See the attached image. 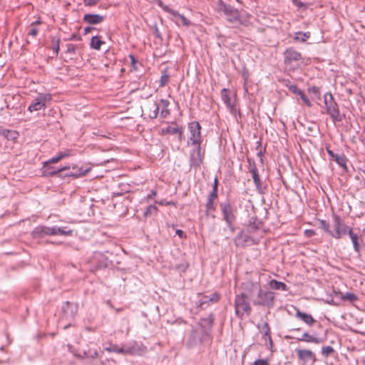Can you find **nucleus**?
Instances as JSON below:
<instances>
[{
    "mask_svg": "<svg viewBox=\"0 0 365 365\" xmlns=\"http://www.w3.org/2000/svg\"><path fill=\"white\" fill-rule=\"evenodd\" d=\"M34 24H40V21H35L34 23H33V24H31V26H33V25H34Z\"/></svg>",
    "mask_w": 365,
    "mask_h": 365,
    "instance_id": "obj_59",
    "label": "nucleus"
},
{
    "mask_svg": "<svg viewBox=\"0 0 365 365\" xmlns=\"http://www.w3.org/2000/svg\"><path fill=\"white\" fill-rule=\"evenodd\" d=\"M298 340L304 341L306 342L315 343V344H319L320 342V341L318 338H316V337L309 334L307 332L304 333L302 335V338H299Z\"/></svg>",
    "mask_w": 365,
    "mask_h": 365,
    "instance_id": "obj_29",
    "label": "nucleus"
},
{
    "mask_svg": "<svg viewBox=\"0 0 365 365\" xmlns=\"http://www.w3.org/2000/svg\"><path fill=\"white\" fill-rule=\"evenodd\" d=\"M242 287L245 291L244 293L246 296L247 297L248 295L252 299V297L255 296V294H257L258 291H260L262 286L260 282L258 281L253 282L248 280L242 284Z\"/></svg>",
    "mask_w": 365,
    "mask_h": 365,
    "instance_id": "obj_11",
    "label": "nucleus"
},
{
    "mask_svg": "<svg viewBox=\"0 0 365 365\" xmlns=\"http://www.w3.org/2000/svg\"><path fill=\"white\" fill-rule=\"evenodd\" d=\"M269 287L276 290H287V286L286 284L282 282L277 281L275 279H272L269 283Z\"/></svg>",
    "mask_w": 365,
    "mask_h": 365,
    "instance_id": "obj_25",
    "label": "nucleus"
},
{
    "mask_svg": "<svg viewBox=\"0 0 365 365\" xmlns=\"http://www.w3.org/2000/svg\"><path fill=\"white\" fill-rule=\"evenodd\" d=\"M295 93L298 94L299 96H300V97L303 96L304 95V93H303L302 91L299 90V89H297V92H295Z\"/></svg>",
    "mask_w": 365,
    "mask_h": 365,
    "instance_id": "obj_55",
    "label": "nucleus"
},
{
    "mask_svg": "<svg viewBox=\"0 0 365 365\" xmlns=\"http://www.w3.org/2000/svg\"><path fill=\"white\" fill-rule=\"evenodd\" d=\"M170 76L166 71H163V74L160 79V87H163L169 82Z\"/></svg>",
    "mask_w": 365,
    "mask_h": 365,
    "instance_id": "obj_35",
    "label": "nucleus"
},
{
    "mask_svg": "<svg viewBox=\"0 0 365 365\" xmlns=\"http://www.w3.org/2000/svg\"><path fill=\"white\" fill-rule=\"evenodd\" d=\"M217 9L218 11L223 12L229 22L236 23L240 21V14L238 10L230 5L225 4L222 0H218Z\"/></svg>",
    "mask_w": 365,
    "mask_h": 365,
    "instance_id": "obj_6",
    "label": "nucleus"
},
{
    "mask_svg": "<svg viewBox=\"0 0 365 365\" xmlns=\"http://www.w3.org/2000/svg\"><path fill=\"white\" fill-rule=\"evenodd\" d=\"M333 159L336 162V163L339 165H340L343 168H346V159L344 155H339L336 154L334 155V157L333 158Z\"/></svg>",
    "mask_w": 365,
    "mask_h": 365,
    "instance_id": "obj_33",
    "label": "nucleus"
},
{
    "mask_svg": "<svg viewBox=\"0 0 365 365\" xmlns=\"http://www.w3.org/2000/svg\"><path fill=\"white\" fill-rule=\"evenodd\" d=\"M195 148L190 153L191 166L197 167L202 162L204 153L201 151L200 145H195Z\"/></svg>",
    "mask_w": 365,
    "mask_h": 365,
    "instance_id": "obj_15",
    "label": "nucleus"
},
{
    "mask_svg": "<svg viewBox=\"0 0 365 365\" xmlns=\"http://www.w3.org/2000/svg\"><path fill=\"white\" fill-rule=\"evenodd\" d=\"M351 238V240L353 243L354 250L355 252L359 253L361 250V247L359 243V237L358 235L354 233L353 228L349 230V232L348 234Z\"/></svg>",
    "mask_w": 365,
    "mask_h": 365,
    "instance_id": "obj_24",
    "label": "nucleus"
},
{
    "mask_svg": "<svg viewBox=\"0 0 365 365\" xmlns=\"http://www.w3.org/2000/svg\"><path fill=\"white\" fill-rule=\"evenodd\" d=\"M249 162L250 166V172L252 174V177L253 178L256 188L260 193H262L263 192L262 185L258 174L257 168L255 163H251L250 160H249Z\"/></svg>",
    "mask_w": 365,
    "mask_h": 365,
    "instance_id": "obj_19",
    "label": "nucleus"
},
{
    "mask_svg": "<svg viewBox=\"0 0 365 365\" xmlns=\"http://www.w3.org/2000/svg\"><path fill=\"white\" fill-rule=\"evenodd\" d=\"M309 90L312 91L314 93H316L319 92V88L316 86H313V87L310 88Z\"/></svg>",
    "mask_w": 365,
    "mask_h": 365,
    "instance_id": "obj_53",
    "label": "nucleus"
},
{
    "mask_svg": "<svg viewBox=\"0 0 365 365\" xmlns=\"http://www.w3.org/2000/svg\"><path fill=\"white\" fill-rule=\"evenodd\" d=\"M69 168H70L69 166L62 167V168H61L59 169H56V170H50L49 168H46L43 171V175L46 176H52V175L58 174L63 170H68Z\"/></svg>",
    "mask_w": 365,
    "mask_h": 365,
    "instance_id": "obj_30",
    "label": "nucleus"
},
{
    "mask_svg": "<svg viewBox=\"0 0 365 365\" xmlns=\"http://www.w3.org/2000/svg\"><path fill=\"white\" fill-rule=\"evenodd\" d=\"M99 0H83L86 6H93L98 3Z\"/></svg>",
    "mask_w": 365,
    "mask_h": 365,
    "instance_id": "obj_44",
    "label": "nucleus"
},
{
    "mask_svg": "<svg viewBox=\"0 0 365 365\" xmlns=\"http://www.w3.org/2000/svg\"><path fill=\"white\" fill-rule=\"evenodd\" d=\"M298 359L303 361V363H307L309 361L314 362L316 361L314 354L309 349H296Z\"/></svg>",
    "mask_w": 365,
    "mask_h": 365,
    "instance_id": "obj_17",
    "label": "nucleus"
},
{
    "mask_svg": "<svg viewBox=\"0 0 365 365\" xmlns=\"http://www.w3.org/2000/svg\"><path fill=\"white\" fill-rule=\"evenodd\" d=\"M145 349L142 344L134 341L125 347V354L140 355L145 352Z\"/></svg>",
    "mask_w": 365,
    "mask_h": 365,
    "instance_id": "obj_18",
    "label": "nucleus"
},
{
    "mask_svg": "<svg viewBox=\"0 0 365 365\" xmlns=\"http://www.w3.org/2000/svg\"><path fill=\"white\" fill-rule=\"evenodd\" d=\"M83 20L89 24H98L104 20V16L96 14H86Z\"/></svg>",
    "mask_w": 365,
    "mask_h": 365,
    "instance_id": "obj_20",
    "label": "nucleus"
},
{
    "mask_svg": "<svg viewBox=\"0 0 365 365\" xmlns=\"http://www.w3.org/2000/svg\"><path fill=\"white\" fill-rule=\"evenodd\" d=\"M304 232L306 236L309 237H312L315 235V232L313 230H306Z\"/></svg>",
    "mask_w": 365,
    "mask_h": 365,
    "instance_id": "obj_50",
    "label": "nucleus"
},
{
    "mask_svg": "<svg viewBox=\"0 0 365 365\" xmlns=\"http://www.w3.org/2000/svg\"><path fill=\"white\" fill-rule=\"evenodd\" d=\"M324 103L327 114L330 115L334 121L339 122L344 118L345 115L340 113L339 106L331 93H326L324 94Z\"/></svg>",
    "mask_w": 365,
    "mask_h": 365,
    "instance_id": "obj_3",
    "label": "nucleus"
},
{
    "mask_svg": "<svg viewBox=\"0 0 365 365\" xmlns=\"http://www.w3.org/2000/svg\"><path fill=\"white\" fill-rule=\"evenodd\" d=\"M209 296H203L201 301L200 302V306H202L203 304L209 305L210 302H209Z\"/></svg>",
    "mask_w": 365,
    "mask_h": 365,
    "instance_id": "obj_46",
    "label": "nucleus"
},
{
    "mask_svg": "<svg viewBox=\"0 0 365 365\" xmlns=\"http://www.w3.org/2000/svg\"><path fill=\"white\" fill-rule=\"evenodd\" d=\"M94 355L98 356V352L96 351L94 352Z\"/></svg>",
    "mask_w": 365,
    "mask_h": 365,
    "instance_id": "obj_61",
    "label": "nucleus"
},
{
    "mask_svg": "<svg viewBox=\"0 0 365 365\" xmlns=\"http://www.w3.org/2000/svg\"><path fill=\"white\" fill-rule=\"evenodd\" d=\"M64 314L71 317H73L77 312V306L70 302H66L62 307Z\"/></svg>",
    "mask_w": 365,
    "mask_h": 365,
    "instance_id": "obj_22",
    "label": "nucleus"
},
{
    "mask_svg": "<svg viewBox=\"0 0 365 365\" xmlns=\"http://www.w3.org/2000/svg\"><path fill=\"white\" fill-rule=\"evenodd\" d=\"M327 153L329 154V155L330 157H331L332 158H333L334 157V155H336V154H334V152H333L332 150H330V149H329V148H327Z\"/></svg>",
    "mask_w": 365,
    "mask_h": 365,
    "instance_id": "obj_52",
    "label": "nucleus"
},
{
    "mask_svg": "<svg viewBox=\"0 0 365 365\" xmlns=\"http://www.w3.org/2000/svg\"><path fill=\"white\" fill-rule=\"evenodd\" d=\"M51 99L50 94L39 93L29 106L30 112L37 111L46 107V103Z\"/></svg>",
    "mask_w": 365,
    "mask_h": 365,
    "instance_id": "obj_10",
    "label": "nucleus"
},
{
    "mask_svg": "<svg viewBox=\"0 0 365 365\" xmlns=\"http://www.w3.org/2000/svg\"><path fill=\"white\" fill-rule=\"evenodd\" d=\"M217 197V180L215 179L213 189L208 197V200L214 201Z\"/></svg>",
    "mask_w": 365,
    "mask_h": 365,
    "instance_id": "obj_32",
    "label": "nucleus"
},
{
    "mask_svg": "<svg viewBox=\"0 0 365 365\" xmlns=\"http://www.w3.org/2000/svg\"><path fill=\"white\" fill-rule=\"evenodd\" d=\"M332 219L333 229H331L330 224L327 220H318L319 228L331 237L340 240L343 236L349 234V230L352 229V227L345 223L344 220L339 215L334 214Z\"/></svg>",
    "mask_w": 365,
    "mask_h": 365,
    "instance_id": "obj_2",
    "label": "nucleus"
},
{
    "mask_svg": "<svg viewBox=\"0 0 365 365\" xmlns=\"http://www.w3.org/2000/svg\"><path fill=\"white\" fill-rule=\"evenodd\" d=\"M295 316L309 326L313 325L316 322L312 315L302 312L299 309H297Z\"/></svg>",
    "mask_w": 365,
    "mask_h": 365,
    "instance_id": "obj_23",
    "label": "nucleus"
},
{
    "mask_svg": "<svg viewBox=\"0 0 365 365\" xmlns=\"http://www.w3.org/2000/svg\"><path fill=\"white\" fill-rule=\"evenodd\" d=\"M76 51V46L73 44H68L67 45V51L66 52L68 53H74Z\"/></svg>",
    "mask_w": 365,
    "mask_h": 365,
    "instance_id": "obj_47",
    "label": "nucleus"
},
{
    "mask_svg": "<svg viewBox=\"0 0 365 365\" xmlns=\"http://www.w3.org/2000/svg\"><path fill=\"white\" fill-rule=\"evenodd\" d=\"M104 44V41L101 40V37L96 36L91 38V47L95 50H100L101 46Z\"/></svg>",
    "mask_w": 365,
    "mask_h": 365,
    "instance_id": "obj_26",
    "label": "nucleus"
},
{
    "mask_svg": "<svg viewBox=\"0 0 365 365\" xmlns=\"http://www.w3.org/2000/svg\"><path fill=\"white\" fill-rule=\"evenodd\" d=\"M221 98L230 113L233 115H235L237 113V109L235 106L236 100L235 95L231 93L228 89L223 88L221 91Z\"/></svg>",
    "mask_w": 365,
    "mask_h": 365,
    "instance_id": "obj_9",
    "label": "nucleus"
},
{
    "mask_svg": "<svg viewBox=\"0 0 365 365\" xmlns=\"http://www.w3.org/2000/svg\"><path fill=\"white\" fill-rule=\"evenodd\" d=\"M161 133L163 135L165 134H178L179 140H181L182 138L183 133L181 128L175 125H168L165 128H163L161 129Z\"/></svg>",
    "mask_w": 365,
    "mask_h": 365,
    "instance_id": "obj_21",
    "label": "nucleus"
},
{
    "mask_svg": "<svg viewBox=\"0 0 365 365\" xmlns=\"http://www.w3.org/2000/svg\"><path fill=\"white\" fill-rule=\"evenodd\" d=\"M160 104L162 106L160 115L162 117L166 118L170 114V110L168 109L170 103L168 100L162 99L160 100Z\"/></svg>",
    "mask_w": 365,
    "mask_h": 365,
    "instance_id": "obj_27",
    "label": "nucleus"
},
{
    "mask_svg": "<svg viewBox=\"0 0 365 365\" xmlns=\"http://www.w3.org/2000/svg\"><path fill=\"white\" fill-rule=\"evenodd\" d=\"M253 365H269V362L267 359H258L254 362Z\"/></svg>",
    "mask_w": 365,
    "mask_h": 365,
    "instance_id": "obj_45",
    "label": "nucleus"
},
{
    "mask_svg": "<svg viewBox=\"0 0 365 365\" xmlns=\"http://www.w3.org/2000/svg\"><path fill=\"white\" fill-rule=\"evenodd\" d=\"M91 170V168H88L84 170L81 168V169H79V172L78 173H69L67 175L77 178L86 175Z\"/></svg>",
    "mask_w": 365,
    "mask_h": 365,
    "instance_id": "obj_38",
    "label": "nucleus"
},
{
    "mask_svg": "<svg viewBox=\"0 0 365 365\" xmlns=\"http://www.w3.org/2000/svg\"><path fill=\"white\" fill-rule=\"evenodd\" d=\"M264 233L262 223L260 221L256 219L253 221L250 220L246 227L235 237V245L237 247H245L257 244L260 239L263 237Z\"/></svg>",
    "mask_w": 365,
    "mask_h": 365,
    "instance_id": "obj_1",
    "label": "nucleus"
},
{
    "mask_svg": "<svg viewBox=\"0 0 365 365\" xmlns=\"http://www.w3.org/2000/svg\"><path fill=\"white\" fill-rule=\"evenodd\" d=\"M107 350L108 351L115 352L117 354H125V348H120L117 345H113L111 347L108 348Z\"/></svg>",
    "mask_w": 365,
    "mask_h": 365,
    "instance_id": "obj_40",
    "label": "nucleus"
},
{
    "mask_svg": "<svg viewBox=\"0 0 365 365\" xmlns=\"http://www.w3.org/2000/svg\"><path fill=\"white\" fill-rule=\"evenodd\" d=\"M158 5L163 11L172 14L174 17L179 19L181 21L182 25L185 27L190 26V21L183 15L180 14L178 11L170 9L168 6L165 5L161 1H159Z\"/></svg>",
    "mask_w": 365,
    "mask_h": 365,
    "instance_id": "obj_14",
    "label": "nucleus"
},
{
    "mask_svg": "<svg viewBox=\"0 0 365 365\" xmlns=\"http://www.w3.org/2000/svg\"><path fill=\"white\" fill-rule=\"evenodd\" d=\"M302 101L308 106V107H311L312 106V103L310 102V101L309 100V98L305 96L304 95L303 96L301 97Z\"/></svg>",
    "mask_w": 365,
    "mask_h": 365,
    "instance_id": "obj_48",
    "label": "nucleus"
},
{
    "mask_svg": "<svg viewBox=\"0 0 365 365\" xmlns=\"http://www.w3.org/2000/svg\"><path fill=\"white\" fill-rule=\"evenodd\" d=\"M297 89H298V88H297V87L296 86H292L290 87V90H291L292 91H293L294 93L297 92Z\"/></svg>",
    "mask_w": 365,
    "mask_h": 365,
    "instance_id": "obj_56",
    "label": "nucleus"
},
{
    "mask_svg": "<svg viewBox=\"0 0 365 365\" xmlns=\"http://www.w3.org/2000/svg\"><path fill=\"white\" fill-rule=\"evenodd\" d=\"M176 235H178L180 238L183 237V231L182 230H177L175 232Z\"/></svg>",
    "mask_w": 365,
    "mask_h": 365,
    "instance_id": "obj_51",
    "label": "nucleus"
},
{
    "mask_svg": "<svg viewBox=\"0 0 365 365\" xmlns=\"http://www.w3.org/2000/svg\"><path fill=\"white\" fill-rule=\"evenodd\" d=\"M160 205H164V202H158Z\"/></svg>",
    "mask_w": 365,
    "mask_h": 365,
    "instance_id": "obj_62",
    "label": "nucleus"
},
{
    "mask_svg": "<svg viewBox=\"0 0 365 365\" xmlns=\"http://www.w3.org/2000/svg\"><path fill=\"white\" fill-rule=\"evenodd\" d=\"M221 208L222 212L223 214L224 220L227 223V225L230 227V228L232 230V231H234V228L232 227V225L235 220V216L233 212V209L232 206L230 204H221Z\"/></svg>",
    "mask_w": 365,
    "mask_h": 365,
    "instance_id": "obj_12",
    "label": "nucleus"
},
{
    "mask_svg": "<svg viewBox=\"0 0 365 365\" xmlns=\"http://www.w3.org/2000/svg\"><path fill=\"white\" fill-rule=\"evenodd\" d=\"M52 49L56 55L58 53L59 51V43L60 39L58 38L53 37L52 40Z\"/></svg>",
    "mask_w": 365,
    "mask_h": 365,
    "instance_id": "obj_37",
    "label": "nucleus"
},
{
    "mask_svg": "<svg viewBox=\"0 0 365 365\" xmlns=\"http://www.w3.org/2000/svg\"><path fill=\"white\" fill-rule=\"evenodd\" d=\"M295 93L298 94L299 96H300V97L303 96L304 95V93H303L302 91L299 90V89H297V92H295Z\"/></svg>",
    "mask_w": 365,
    "mask_h": 365,
    "instance_id": "obj_54",
    "label": "nucleus"
},
{
    "mask_svg": "<svg viewBox=\"0 0 365 365\" xmlns=\"http://www.w3.org/2000/svg\"><path fill=\"white\" fill-rule=\"evenodd\" d=\"M92 29L91 27H86L84 29L85 34L88 33Z\"/></svg>",
    "mask_w": 365,
    "mask_h": 365,
    "instance_id": "obj_57",
    "label": "nucleus"
},
{
    "mask_svg": "<svg viewBox=\"0 0 365 365\" xmlns=\"http://www.w3.org/2000/svg\"><path fill=\"white\" fill-rule=\"evenodd\" d=\"M71 154H70L69 151L61 152L56 157L52 158L48 161L46 162L44 164L46 165L48 163H57L59 160H61V159L65 158L69 156Z\"/></svg>",
    "mask_w": 365,
    "mask_h": 365,
    "instance_id": "obj_28",
    "label": "nucleus"
},
{
    "mask_svg": "<svg viewBox=\"0 0 365 365\" xmlns=\"http://www.w3.org/2000/svg\"><path fill=\"white\" fill-rule=\"evenodd\" d=\"M130 56L132 58L133 61H135L134 57L133 56Z\"/></svg>",
    "mask_w": 365,
    "mask_h": 365,
    "instance_id": "obj_60",
    "label": "nucleus"
},
{
    "mask_svg": "<svg viewBox=\"0 0 365 365\" xmlns=\"http://www.w3.org/2000/svg\"><path fill=\"white\" fill-rule=\"evenodd\" d=\"M275 300V294L269 290H263L262 287L255 296L252 297V302L254 305L262 306L270 309L273 307Z\"/></svg>",
    "mask_w": 365,
    "mask_h": 365,
    "instance_id": "obj_4",
    "label": "nucleus"
},
{
    "mask_svg": "<svg viewBox=\"0 0 365 365\" xmlns=\"http://www.w3.org/2000/svg\"><path fill=\"white\" fill-rule=\"evenodd\" d=\"M158 112L159 105L155 101H149L144 106L143 115L150 119H154L158 116Z\"/></svg>",
    "mask_w": 365,
    "mask_h": 365,
    "instance_id": "obj_13",
    "label": "nucleus"
},
{
    "mask_svg": "<svg viewBox=\"0 0 365 365\" xmlns=\"http://www.w3.org/2000/svg\"><path fill=\"white\" fill-rule=\"evenodd\" d=\"M215 210L214 201L208 200L206 204V215H208L209 213L212 211Z\"/></svg>",
    "mask_w": 365,
    "mask_h": 365,
    "instance_id": "obj_41",
    "label": "nucleus"
},
{
    "mask_svg": "<svg viewBox=\"0 0 365 365\" xmlns=\"http://www.w3.org/2000/svg\"><path fill=\"white\" fill-rule=\"evenodd\" d=\"M334 352V349L331 346H323L322 348V354L324 357L329 356L330 354Z\"/></svg>",
    "mask_w": 365,
    "mask_h": 365,
    "instance_id": "obj_39",
    "label": "nucleus"
},
{
    "mask_svg": "<svg viewBox=\"0 0 365 365\" xmlns=\"http://www.w3.org/2000/svg\"><path fill=\"white\" fill-rule=\"evenodd\" d=\"M188 129L190 137L187 143L192 145H200L202 142L201 126L197 121H193L189 123Z\"/></svg>",
    "mask_w": 365,
    "mask_h": 365,
    "instance_id": "obj_7",
    "label": "nucleus"
},
{
    "mask_svg": "<svg viewBox=\"0 0 365 365\" xmlns=\"http://www.w3.org/2000/svg\"><path fill=\"white\" fill-rule=\"evenodd\" d=\"M209 297V302H217L220 298V294L217 292L212 294Z\"/></svg>",
    "mask_w": 365,
    "mask_h": 365,
    "instance_id": "obj_43",
    "label": "nucleus"
},
{
    "mask_svg": "<svg viewBox=\"0 0 365 365\" xmlns=\"http://www.w3.org/2000/svg\"><path fill=\"white\" fill-rule=\"evenodd\" d=\"M262 331L264 333V336H266L271 341L270 329L267 323L265 322L263 324Z\"/></svg>",
    "mask_w": 365,
    "mask_h": 365,
    "instance_id": "obj_42",
    "label": "nucleus"
},
{
    "mask_svg": "<svg viewBox=\"0 0 365 365\" xmlns=\"http://www.w3.org/2000/svg\"><path fill=\"white\" fill-rule=\"evenodd\" d=\"M116 311L117 312L121 311V309H117Z\"/></svg>",
    "mask_w": 365,
    "mask_h": 365,
    "instance_id": "obj_63",
    "label": "nucleus"
},
{
    "mask_svg": "<svg viewBox=\"0 0 365 365\" xmlns=\"http://www.w3.org/2000/svg\"><path fill=\"white\" fill-rule=\"evenodd\" d=\"M235 314L240 318H242L245 314L249 315L251 313L252 308L247 301V297L245 293L236 295L235 299Z\"/></svg>",
    "mask_w": 365,
    "mask_h": 365,
    "instance_id": "obj_5",
    "label": "nucleus"
},
{
    "mask_svg": "<svg viewBox=\"0 0 365 365\" xmlns=\"http://www.w3.org/2000/svg\"><path fill=\"white\" fill-rule=\"evenodd\" d=\"M156 195V191H153L151 195H148V198H151L153 196H155Z\"/></svg>",
    "mask_w": 365,
    "mask_h": 365,
    "instance_id": "obj_58",
    "label": "nucleus"
},
{
    "mask_svg": "<svg viewBox=\"0 0 365 365\" xmlns=\"http://www.w3.org/2000/svg\"><path fill=\"white\" fill-rule=\"evenodd\" d=\"M341 299L342 300H347V301H349V302H354L356 300H357L358 297L357 296L354 294V293H351V292H346L344 294H343L341 297Z\"/></svg>",
    "mask_w": 365,
    "mask_h": 365,
    "instance_id": "obj_34",
    "label": "nucleus"
},
{
    "mask_svg": "<svg viewBox=\"0 0 365 365\" xmlns=\"http://www.w3.org/2000/svg\"><path fill=\"white\" fill-rule=\"evenodd\" d=\"M284 63L286 64H290L292 62H297L302 58L300 53L294 50L293 48H287L284 53Z\"/></svg>",
    "mask_w": 365,
    "mask_h": 365,
    "instance_id": "obj_16",
    "label": "nucleus"
},
{
    "mask_svg": "<svg viewBox=\"0 0 365 365\" xmlns=\"http://www.w3.org/2000/svg\"><path fill=\"white\" fill-rule=\"evenodd\" d=\"M38 34V30L36 28L31 27L29 31V34L32 36H36Z\"/></svg>",
    "mask_w": 365,
    "mask_h": 365,
    "instance_id": "obj_49",
    "label": "nucleus"
},
{
    "mask_svg": "<svg viewBox=\"0 0 365 365\" xmlns=\"http://www.w3.org/2000/svg\"><path fill=\"white\" fill-rule=\"evenodd\" d=\"M158 212V208L155 205H149L144 212L145 217H148L153 215H155Z\"/></svg>",
    "mask_w": 365,
    "mask_h": 365,
    "instance_id": "obj_36",
    "label": "nucleus"
},
{
    "mask_svg": "<svg viewBox=\"0 0 365 365\" xmlns=\"http://www.w3.org/2000/svg\"><path fill=\"white\" fill-rule=\"evenodd\" d=\"M71 230L65 231L59 227H38L33 231V235L37 237H43L46 235H71Z\"/></svg>",
    "mask_w": 365,
    "mask_h": 365,
    "instance_id": "obj_8",
    "label": "nucleus"
},
{
    "mask_svg": "<svg viewBox=\"0 0 365 365\" xmlns=\"http://www.w3.org/2000/svg\"><path fill=\"white\" fill-rule=\"evenodd\" d=\"M294 39L296 41H300L302 42L306 41L311 36L310 32H297L295 34Z\"/></svg>",
    "mask_w": 365,
    "mask_h": 365,
    "instance_id": "obj_31",
    "label": "nucleus"
}]
</instances>
